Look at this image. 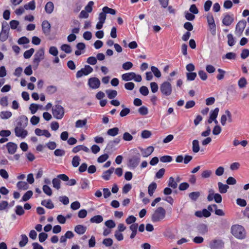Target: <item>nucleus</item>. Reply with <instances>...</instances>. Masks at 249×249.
I'll use <instances>...</instances> for the list:
<instances>
[{
    "instance_id": "obj_38",
    "label": "nucleus",
    "mask_w": 249,
    "mask_h": 249,
    "mask_svg": "<svg viewBox=\"0 0 249 249\" xmlns=\"http://www.w3.org/2000/svg\"><path fill=\"white\" fill-rule=\"evenodd\" d=\"M24 8L26 10H33L35 9V2L34 0H32L26 4L24 5Z\"/></svg>"
},
{
    "instance_id": "obj_5",
    "label": "nucleus",
    "mask_w": 249,
    "mask_h": 249,
    "mask_svg": "<svg viewBox=\"0 0 249 249\" xmlns=\"http://www.w3.org/2000/svg\"><path fill=\"white\" fill-rule=\"evenodd\" d=\"M45 51L44 48H40L38 50L34 56L33 60V66L37 68L40 62L44 58Z\"/></svg>"
},
{
    "instance_id": "obj_30",
    "label": "nucleus",
    "mask_w": 249,
    "mask_h": 249,
    "mask_svg": "<svg viewBox=\"0 0 249 249\" xmlns=\"http://www.w3.org/2000/svg\"><path fill=\"white\" fill-rule=\"evenodd\" d=\"M236 57V53L233 52L228 53L224 56H222L223 59H228L229 60H235Z\"/></svg>"
},
{
    "instance_id": "obj_56",
    "label": "nucleus",
    "mask_w": 249,
    "mask_h": 249,
    "mask_svg": "<svg viewBox=\"0 0 249 249\" xmlns=\"http://www.w3.org/2000/svg\"><path fill=\"white\" fill-rule=\"evenodd\" d=\"M140 92L143 96H146L149 93V90L146 86H142L140 89Z\"/></svg>"
},
{
    "instance_id": "obj_19",
    "label": "nucleus",
    "mask_w": 249,
    "mask_h": 249,
    "mask_svg": "<svg viewBox=\"0 0 249 249\" xmlns=\"http://www.w3.org/2000/svg\"><path fill=\"white\" fill-rule=\"evenodd\" d=\"M35 134L39 136H44L47 138H50L51 134L47 130H41L39 128H36L35 130Z\"/></svg>"
},
{
    "instance_id": "obj_63",
    "label": "nucleus",
    "mask_w": 249,
    "mask_h": 249,
    "mask_svg": "<svg viewBox=\"0 0 249 249\" xmlns=\"http://www.w3.org/2000/svg\"><path fill=\"white\" fill-rule=\"evenodd\" d=\"M138 111L140 113V114L142 115H145L147 114L148 112V108L144 106H142L140 107L138 109Z\"/></svg>"
},
{
    "instance_id": "obj_33",
    "label": "nucleus",
    "mask_w": 249,
    "mask_h": 249,
    "mask_svg": "<svg viewBox=\"0 0 249 249\" xmlns=\"http://www.w3.org/2000/svg\"><path fill=\"white\" fill-rule=\"evenodd\" d=\"M17 185V187L19 189L25 190L28 189L29 188V185L25 181H19L18 182Z\"/></svg>"
},
{
    "instance_id": "obj_26",
    "label": "nucleus",
    "mask_w": 249,
    "mask_h": 249,
    "mask_svg": "<svg viewBox=\"0 0 249 249\" xmlns=\"http://www.w3.org/2000/svg\"><path fill=\"white\" fill-rule=\"evenodd\" d=\"M86 229V227L81 225H78L75 226L74 231L79 234H83L85 232Z\"/></svg>"
},
{
    "instance_id": "obj_59",
    "label": "nucleus",
    "mask_w": 249,
    "mask_h": 249,
    "mask_svg": "<svg viewBox=\"0 0 249 249\" xmlns=\"http://www.w3.org/2000/svg\"><path fill=\"white\" fill-rule=\"evenodd\" d=\"M87 123V120L85 119L83 120H79L76 122L75 127H82L85 125Z\"/></svg>"
},
{
    "instance_id": "obj_51",
    "label": "nucleus",
    "mask_w": 249,
    "mask_h": 249,
    "mask_svg": "<svg viewBox=\"0 0 249 249\" xmlns=\"http://www.w3.org/2000/svg\"><path fill=\"white\" fill-rule=\"evenodd\" d=\"M49 53H50L51 54H52L54 56H57V55L58 54V50H57V48L54 46H51L49 48Z\"/></svg>"
},
{
    "instance_id": "obj_14",
    "label": "nucleus",
    "mask_w": 249,
    "mask_h": 249,
    "mask_svg": "<svg viewBox=\"0 0 249 249\" xmlns=\"http://www.w3.org/2000/svg\"><path fill=\"white\" fill-rule=\"evenodd\" d=\"M139 149L142 153V157L144 158L150 156L154 150V148L152 146H149L145 149L139 147Z\"/></svg>"
},
{
    "instance_id": "obj_37",
    "label": "nucleus",
    "mask_w": 249,
    "mask_h": 249,
    "mask_svg": "<svg viewBox=\"0 0 249 249\" xmlns=\"http://www.w3.org/2000/svg\"><path fill=\"white\" fill-rule=\"evenodd\" d=\"M103 220V218L102 216L101 215H96L92 218H90V221L91 223H99L101 222H102Z\"/></svg>"
},
{
    "instance_id": "obj_64",
    "label": "nucleus",
    "mask_w": 249,
    "mask_h": 249,
    "mask_svg": "<svg viewBox=\"0 0 249 249\" xmlns=\"http://www.w3.org/2000/svg\"><path fill=\"white\" fill-rule=\"evenodd\" d=\"M249 56V50L247 49H244L242 50L241 53V57L242 59H246Z\"/></svg>"
},
{
    "instance_id": "obj_55",
    "label": "nucleus",
    "mask_w": 249,
    "mask_h": 249,
    "mask_svg": "<svg viewBox=\"0 0 249 249\" xmlns=\"http://www.w3.org/2000/svg\"><path fill=\"white\" fill-rule=\"evenodd\" d=\"M132 67V63L129 61L125 62L122 65V68L125 71L130 70Z\"/></svg>"
},
{
    "instance_id": "obj_7",
    "label": "nucleus",
    "mask_w": 249,
    "mask_h": 249,
    "mask_svg": "<svg viewBox=\"0 0 249 249\" xmlns=\"http://www.w3.org/2000/svg\"><path fill=\"white\" fill-rule=\"evenodd\" d=\"M109 13V8L108 7H104L103 8V12L100 13L98 18L99 21L96 24V28L97 29H101L103 27L106 19V14Z\"/></svg>"
},
{
    "instance_id": "obj_11",
    "label": "nucleus",
    "mask_w": 249,
    "mask_h": 249,
    "mask_svg": "<svg viewBox=\"0 0 249 249\" xmlns=\"http://www.w3.org/2000/svg\"><path fill=\"white\" fill-rule=\"evenodd\" d=\"M224 243L221 239H214L209 244V247L211 249H221L224 247Z\"/></svg>"
},
{
    "instance_id": "obj_46",
    "label": "nucleus",
    "mask_w": 249,
    "mask_h": 249,
    "mask_svg": "<svg viewBox=\"0 0 249 249\" xmlns=\"http://www.w3.org/2000/svg\"><path fill=\"white\" fill-rule=\"evenodd\" d=\"M212 174V171L211 170H206L202 172L201 176L203 178H210Z\"/></svg>"
},
{
    "instance_id": "obj_17",
    "label": "nucleus",
    "mask_w": 249,
    "mask_h": 249,
    "mask_svg": "<svg viewBox=\"0 0 249 249\" xmlns=\"http://www.w3.org/2000/svg\"><path fill=\"white\" fill-rule=\"evenodd\" d=\"M9 28L7 27H4L2 25V31L0 34V39L1 41H5L8 37L9 34Z\"/></svg>"
},
{
    "instance_id": "obj_45",
    "label": "nucleus",
    "mask_w": 249,
    "mask_h": 249,
    "mask_svg": "<svg viewBox=\"0 0 249 249\" xmlns=\"http://www.w3.org/2000/svg\"><path fill=\"white\" fill-rule=\"evenodd\" d=\"M238 84L240 88L242 89L246 87L247 84L246 79L245 77L241 78L238 81Z\"/></svg>"
},
{
    "instance_id": "obj_34",
    "label": "nucleus",
    "mask_w": 249,
    "mask_h": 249,
    "mask_svg": "<svg viewBox=\"0 0 249 249\" xmlns=\"http://www.w3.org/2000/svg\"><path fill=\"white\" fill-rule=\"evenodd\" d=\"M168 185L169 187H170L173 189H176L177 187V182L175 181V179L173 177H171L169 178Z\"/></svg>"
},
{
    "instance_id": "obj_42",
    "label": "nucleus",
    "mask_w": 249,
    "mask_h": 249,
    "mask_svg": "<svg viewBox=\"0 0 249 249\" xmlns=\"http://www.w3.org/2000/svg\"><path fill=\"white\" fill-rule=\"evenodd\" d=\"M219 111V108L216 107L213 110L211 111L210 117L211 118V120H215L216 119Z\"/></svg>"
},
{
    "instance_id": "obj_32",
    "label": "nucleus",
    "mask_w": 249,
    "mask_h": 249,
    "mask_svg": "<svg viewBox=\"0 0 249 249\" xmlns=\"http://www.w3.org/2000/svg\"><path fill=\"white\" fill-rule=\"evenodd\" d=\"M21 240L19 243V245L20 247H24L28 242V238L25 234H22L21 235Z\"/></svg>"
},
{
    "instance_id": "obj_44",
    "label": "nucleus",
    "mask_w": 249,
    "mask_h": 249,
    "mask_svg": "<svg viewBox=\"0 0 249 249\" xmlns=\"http://www.w3.org/2000/svg\"><path fill=\"white\" fill-rule=\"evenodd\" d=\"M228 38V45L232 47L235 44V40L232 34H229L227 35Z\"/></svg>"
},
{
    "instance_id": "obj_49",
    "label": "nucleus",
    "mask_w": 249,
    "mask_h": 249,
    "mask_svg": "<svg viewBox=\"0 0 249 249\" xmlns=\"http://www.w3.org/2000/svg\"><path fill=\"white\" fill-rule=\"evenodd\" d=\"M217 71L219 73L216 76V78L218 80H222L224 77L226 71L221 69H218L217 70Z\"/></svg>"
},
{
    "instance_id": "obj_15",
    "label": "nucleus",
    "mask_w": 249,
    "mask_h": 249,
    "mask_svg": "<svg viewBox=\"0 0 249 249\" xmlns=\"http://www.w3.org/2000/svg\"><path fill=\"white\" fill-rule=\"evenodd\" d=\"M8 152L10 154H14L17 151L18 145L15 143L9 142L6 145Z\"/></svg>"
},
{
    "instance_id": "obj_13",
    "label": "nucleus",
    "mask_w": 249,
    "mask_h": 249,
    "mask_svg": "<svg viewBox=\"0 0 249 249\" xmlns=\"http://www.w3.org/2000/svg\"><path fill=\"white\" fill-rule=\"evenodd\" d=\"M234 21V17L233 15L226 14L224 15L222 22V24L226 26H230Z\"/></svg>"
},
{
    "instance_id": "obj_40",
    "label": "nucleus",
    "mask_w": 249,
    "mask_h": 249,
    "mask_svg": "<svg viewBox=\"0 0 249 249\" xmlns=\"http://www.w3.org/2000/svg\"><path fill=\"white\" fill-rule=\"evenodd\" d=\"M60 180L57 178H53L52 180L53 187L57 190H59L60 188Z\"/></svg>"
},
{
    "instance_id": "obj_24",
    "label": "nucleus",
    "mask_w": 249,
    "mask_h": 249,
    "mask_svg": "<svg viewBox=\"0 0 249 249\" xmlns=\"http://www.w3.org/2000/svg\"><path fill=\"white\" fill-rule=\"evenodd\" d=\"M157 184L155 182H152L149 185L148 187V193L150 196L153 195L154 192L157 188Z\"/></svg>"
},
{
    "instance_id": "obj_36",
    "label": "nucleus",
    "mask_w": 249,
    "mask_h": 249,
    "mask_svg": "<svg viewBox=\"0 0 249 249\" xmlns=\"http://www.w3.org/2000/svg\"><path fill=\"white\" fill-rule=\"evenodd\" d=\"M12 116V113L9 111H2L0 114V117L2 119H8Z\"/></svg>"
},
{
    "instance_id": "obj_23",
    "label": "nucleus",
    "mask_w": 249,
    "mask_h": 249,
    "mask_svg": "<svg viewBox=\"0 0 249 249\" xmlns=\"http://www.w3.org/2000/svg\"><path fill=\"white\" fill-rule=\"evenodd\" d=\"M218 190L221 194L226 193L227 192L228 189L229 188V186L226 184H224L221 182H218Z\"/></svg>"
},
{
    "instance_id": "obj_50",
    "label": "nucleus",
    "mask_w": 249,
    "mask_h": 249,
    "mask_svg": "<svg viewBox=\"0 0 249 249\" xmlns=\"http://www.w3.org/2000/svg\"><path fill=\"white\" fill-rule=\"evenodd\" d=\"M61 49L67 53H70L71 52V47L68 44H63L61 46Z\"/></svg>"
},
{
    "instance_id": "obj_47",
    "label": "nucleus",
    "mask_w": 249,
    "mask_h": 249,
    "mask_svg": "<svg viewBox=\"0 0 249 249\" xmlns=\"http://www.w3.org/2000/svg\"><path fill=\"white\" fill-rule=\"evenodd\" d=\"M133 139V136L128 132H124L123 135V139L124 141L129 142Z\"/></svg>"
},
{
    "instance_id": "obj_12",
    "label": "nucleus",
    "mask_w": 249,
    "mask_h": 249,
    "mask_svg": "<svg viewBox=\"0 0 249 249\" xmlns=\"http://www.w3.org/2000/svg\"><path fill=\"white\" fill-rule=\"evenodd\" d=\"M93 71V69L89 65H86L84 68L78 71L76 73V77L80 78L84 75H87Z\"/></svg>"
},
{
    "instance_id": "obj_35",
    "label": "nucleus",
    "mask_w": 249,
    "mask_h": 249,
    "mask_svg": "<svg viewBox=\"0 0 249 249\" xmlns=\"http://www.w3.org/2000/svg\"><path fill=\"white\" fill-rule=\"evenodd\" d=\"M57 87L54 86H49L47 87L46 91L48 94H52L57 91Z\"/></svg>"
},
{
    "instance_id": "obj_2",
    "label": "nucleus",
    "mask_w": 249,
    "mask_h": 249,
    "mask_svg": "<svg viewBox=\"0 0 249 249\" xmlns=\"http://www.w3.org/2000/svg\"><path fill=\"white\" fill-rule=\"evenodd\" d=\"M231 233L232 235L238 239L242 240L247 236L246 231L243 226L235 224L231 227Z\"/></svg>"
},
{
    "instance_id": "obj_10",
    "label": "nucleus",
    "mask_w": 249,
    "mask_h": 249,
    "mask_svg": "<svg viewBox=\"0 0 249 249\" xmlns=\"http://www.w3.org/2000/svg\"><path fill=\"white\" fill-rule=\"evenodd\" d=\"M247 22L245 20L239 21L236 25L235 34L236 36H240L246 26Z\"/></svg>"
},
{
    "instance_id": "obj_18",
    "label": "nucleus",
    "mask_w": 249,
    "mask_h": 249,
    "mask_svg": "<svg viewBox=\"0 0 249 249\" xmlns=\"http://www.w3.org/2000/svg\"><path fill=\"white\" fill-rule=\"evenodd\" d=\"M100 84V81L97 78H91L89 80V85L92 89L98 88Z\"/></svg>"
},
{
    "instance_id": "obj_20",
    "label": "nucleus",
    "mask_w": 249,
    "mask_h": 249,
    "mask_svg": "<svg viewBox=\"0 0 249 249\" xmlns=\"http://www.w3.org/2000/svg\"><path fill=\"white\" fill-rule=\"evenodd\" d=\"M42 27L43 33L45 34L48 35L50 32L51 25L47 20L42 22Z\"/></svg>"
},
{
    "instance_id": "obj_48",
    "label": "nucleus",
    "mask_w": 249,
    "mask_h": 249,
    "mask_svg": "<svg viewBox=\"0 0 249 249\" xmlns=\"http://www.w3.org/2000/svg\"><path fill=\"white\" fill-rule=\"evenodd\" d=\"M33 196V192L32 191H28L22 196V200L23 201H26L29 200Z\"/></svg>"
},
{
    "instance_id": "obj_28",
    "label": "nucleus",
    "mask_w": 249,
    "mask_h": 249,
    "mask_svg": "<svg viewBox=\"0 0 249 249\" xmlns=\"http://www.w3.org/2000/svg\"><path fill=\"white\" fill-rule=\"evenodd\" d=\"M121 141V139L120 137H118L115 138L113 141L110 142V151H115L117 148L116 147H112V143L116 145H118Z\"/></svg>"
},
{
    "instance_id": "obj_4",
    "label": "nucleus",
    "mask_w": 249,
    "mask_h": 249,
    "mask_svg": "<svg viewBox=\"0 0 249 249\" xmlns=\"http://www.w3.org/2000/svg\"><path fill=\"white\" fill-rule=\"evenodd\" d=\"M166 211L161 207H158L154 212L151 217V220L153 222L161 221L165 217Z\"/></svg>"
},
{
    "instance_id": "obj_3",
    "label": "nucleus",
    "mask_w": 249,
    "mask_h": 249,
    "mask_svg": "<svg viewBox=\"0 0 249 249\" xmlns=\"http://www.w3.org/2000/svg\"><path fill=\"white\" fill-rule=\"evenodd\" d=\"M140 153L136 149L132 150L131 156L128 160V167L130 168L135 169L139 165L140 162Z\"/></svg>"
},
{
    "instance_id": "obj_27",
    "label": "nucleus",
    "mask_w": 249,
    "mask_h": 249,
    "mask_svg": "<svg viewBox=\"0 0 249 249\" xmlns=\"http://www.w3.org/2000/svg\"><path fill=\"white\" fill-rule=\"evenodd\" d=\"M80 150H83L86 152H89V149L87 147L84 145L76 146L73 148L72 151V152L76 153Z\"/></svg>"
},
{
    "instance_id": "obj_8",
    "label": "nucleus",
    "mask_w": 249,
    "mask_h": 249,
    "mask_svg": "<svg viewBox=\"0 0 249 249\" xmlns=\"http://www.w3.org/2000/svg\"><path fill=\"white\" fill-rule=\"evenodd\" d=\"M160 89L162 94L165 96H170L172 92V85L170 82L167 81L162 83L160 86Z\"/></svg>"
},
{
    "instance_id": "obj_52",
    "label": "nucleus",
    "mask_w": 249,
    "mask_h": 249,
    "mask_svg": "<svg viewBox=\"0 0 249 249\" xmlns=\"http://www.w3.org/2000/svg\"><path fill=\"white\" fill-rule=\"evenodd\" d=\"M80 158L78 156H75L72 158V164L74 167H77L79 165Z\"/></svg>"
},
{
    "instance_id": "obj_21",
    "label": "nucleus",
    "mask_w": 249,
    "mask_h": 249,
    "mask_svg": "<svg viewBox=\"0 0 249 249\" xmlns=\"http://www.w3.org/2000/svg\"><path fill=\"white\" fill-rule=\"evenodd\" d=\"M135 75V72H131L125 73L122 75V79L124 81H129L133 80V76Z\"/></svg>"
},
{
    "instance_id": "obj_6",
    "label": "nucleus",
    "mask_w": 249,
    "mask_h": 249,
    "mask_svg": "<svg viewBox=\"0 0 249 249\" xmlns=\"http://www.w3.org/2000/svg\"><path fill=\"white\" fill-rule=\"evenodd\" d=\"M64 113V108L61 105H56L52 107V114L56 119H61Z\"/></svg>"
},
{
    "instance_id": "obj_58",
    "label": "nucleus",
    "mask_w": 249,
    "mask_h": 249,
    "mask_svg": "<svg viewBox=\"0 0 249 249\" xmlns=\"http://www.w3.org/2000/svg\"><path fill=\"white\" fill-rule=\"evenodd\" d=\"M187 79L189 81H193L195 80L196 77V72H188L186 73Z\"/></svg>"
},
{
    "instance_id": "obj_16",
    "label": "nucleus",
    "mask_w": 249,
    "mask_h": 249,
    "mask_svg": "<svg viewBox=\"0 0 249 249\" xmlns=\"http://www.w3.org/2000/svg\"><path fill=\"white\" fill-rule=\"evenodd\" d=\"M196 230L201 235H204L208 231L207 225L203 223L198 224L196 227Z\"/></svg>"
},
{
    "instance_id": "obj_60",
    "label": "nucleus",
    "mask_w": 249,
    "mask_h": 249,
    "mask_svg": "<svg viewBox=\"0 0 249 249\" xmlns=\"http://www.w3.org/2000/svg\"><path fill=\"white\" fill-rule=\"evenodd\" d=\"M130 112L129 108L125 107L123 108L120 113V116L121 117H124L127 115Z\"/></svg>"
},
{
    "instance_id": "obj_22",
    "label": "nucleus",
    "mask_w": 249,
    "mask_h": 249,
    "mask_svg": "<svg viewBox=\"0 0 249 249\" xmlns=\"http://www.w3.org/2000/svg\"><path fill=\"white\" fill-rule=\"evenodd\" d=\"M41 204L48 209H52L54 208V205L51 199L43 200Z\"/></svg>"
},
{
    "instance_id": "obj_62",
    "label": "nucleus",
    "mask_w": 249,
    "mask_h": 249,
    "mask_svg": "<svg viewBox=\"0 0 249 249\" xmlns=\"http://www.w3.org/2000/svg\"><path fill=\"white\" fill-rule=\"evenodd\" d=\"M19 24V21L16 20H12L10 22V26L12 29H17Z\"/></svg>"
},
{
    "instance_id": "obj_31",
    "label": "nucleus",
    "mask_w": 249,
    "mask_h": 249,
    "mask_svg": "<svg viewBox=\"0 0 249 249\" xmlns=\"http://www.w3.org/2000/svg\"><path fill=\"white\" fill-rule=\"evenodd\" d=\"M200 196V193L199 192H193L189 194V198L193 201H196Z\"/></svg>"
},
{
    "instance_id": "obj_9",
    "label": "nucleus",
    "mask_w": 249,
    "mask_h": 249,
    "mask_svg": "<svg viewBox=\"0 0 249 249\" xmlns=\"http://www.w3.org/2000/svg\"><path fill=\"white\" fill-rule=\"evenodd\" d=\"M227 121L230 123L233 122L231 113L229 110H226L224 114L222 115L220 119V123L223 126H225L226 124Z\"/></svg>"
},
{
    "instance_id": "obj_29",
    "label": "nucleus",
    "mask_w": 249,
    "mask_h": 249,
    "mask_svg": "<svg viewBox=\"0 0 249 249\" xmlns=\"http://www.w3.org/2000/svg\"><path fill=\"white\" fill-rule=\"evenodd\" d=\"M192 144L193 151L195 153H197L200 150L198 141L197 140H194L192 142Z\"/></svg>"
},
{
    "instance_id": "obj_53",
    "label": "nucleus",
    "mask_w": 249,
    "mask_h": 249,
    "mask_svg": "<svg viewBox=\"0 0 249 249\" xmlns=\"http://www.w3.org/2000/svg\"><path fill=\"white\" fill-rule=\"evenodd\" d=\"M172 160V157L170 156H163L160 158V160L162 162H170Z\"/></svg>"
},
{
    "instance_id": "obj_25",
    "label": "nucleus",
    "mask_w": 249,
    "mask_h": 249,
    "mask_svg": "<svg viewBox=\"0 0 249 249\" xmlns=\"http://www.w3.org/2000/svg\"><path fill=\"white\" fill-rule=\"evenodd\" d=\"M54 9V5L53 3L51 1L48 2L45 6V10L47 13L51 14Z\"/></svg>"
},
{
    "instance_id": "obj_61",
    "label": "nucleus",
    "mask_w": 249,
    "mask_h": 249,
    "mask_svg": "<svg viewBox=\"0 0 249 249\" xmlns=\"http://www.w3.org/2000/svg\"><path fill=\"white\" fill-rule=\"evenodd\" d=\"M151 135V132L150 131L144 130L142 132L141 136L143 139H147Z\"/></svg>"
},
{
    "instance_id": "obj_39",
    "label": "nucleus",
    "mask_w": 249,
    "mask_h": 249,
    "mask_svg": "<svg viewBox=\"0 0 249 249\" xmlns=\"http://www.w3.org/2000/svg\"><path fill=\"white\" fill-rule=\"evenodd\" d=\"M43 192L48 196L52 195V190L51 188L47 185H44L42 187Z\"/></svg>"
},
{
    "instance_id": "obj_54",
    "label": "nucleus",
    "mask_w": 249,
    "mask_h": 249,
    "mask_svg": "<svg viewBox=\"0 0 249 249\" xmlns=\"http://www.w3.org/2000/svg\"><path fill=\"white\" fill-rule=\"evenodd\" d=\"M112 45H114L115 50H116V52H117L118 53H121L122 52V48L119 44L117 43L114 44L113 41L112 40H110V46H111Z\"/></svg>"
},
{
    "instance_id": "obj_41",
    "label": "nucleus",
    "mask_w": 249,
    "mask_h": 249,
    "mask_svg": "<svg viewBox=\"0 0 249 249\" xmlns=\"http://www.w3.org/2000/svg\"><path fill=\"white\" fill-rule=\"evenodd\" d=\"M151 70L155 77L160 78L161 76V72L157 67L155 66H152L151 67Z\"/></svg>"
},
{
    "instance_id": "obj_43",
    "label": "nucleus",
    "mask_w": 249,
    "mask_h": 249,
    "mask_svg": "<svg viewBox=\"0 0 249 249\" xmlns=\"http://www.w3.org/2000/svg\"><path fill=\"white\" fill-rule=\"evenodd\" d=\"M34 52L35 50L33 48H31L26 51L23 54L24 57L26 59L30 58L34 53Z\"/></svg>"
},
{
    "instance_id": "obj_1",
    "label": "nucleus",
    "mask_w": 249,
    "mask_h": 249,
    "mask_svg": "<svg viewBox=\"0 0 249 249\" xmlns=\"http://www.w3.org/2000/svg\"><path fill=\"white\" fill-rule=\"evenodd\" d=\"M28 119L27 117H24V123L22 124L21 122H18L17 126L15 127L14 131L15 135L21 139H24L28 134V131L25 129L27 125Z\"/></svg>"
},
{
    "instance_id": "obj_57",
    "label": "nucleus",
    "mask_w": 249,
    "mask_h": 249,
    "mask_svg": "<svg viewBox=\"0 0 249 249\" xmlns=\"http://www.w3.org/2000/svg\"><path fill=\"white\" fill-rule=\"evenodd\" d=\"M29 109L31 111V112L32 114L36 113L37 110L38 109V106L37 104H32L30 105Z\"/></svg>"
}]
</instances>
